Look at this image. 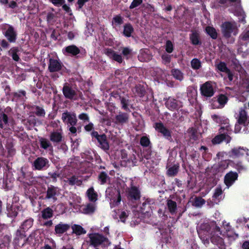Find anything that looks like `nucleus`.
<instances>
[{"instance_id": "nucleus-1", "label": "nucleus", "mask_w": 249, "mask_h": 249, "mask_svg": "<svg viewBox=\"0 0 249 249\" xmlns=\"http://www.w3.org/2000/svg\"><path fill=\"white\" fill-rule=\"evenodd\" d=\"M197 232L202 242L205 245L209 244L210 237L211 242L219 246L220 249H225L223 239L218 236L221 233L220 229L215 223H204L197 230Z\"/></svg>"}, {"instance_id": "nucleus-2", "label": "nucleus", "mask_w": 249, "mask_h": 249, "mask_svg": "<svg viewBox=\"0 0 249 249\" xmlns=\"http://www.w3.org/2000/svg\"><path fill=\"white\" fill-rule=\"evenodd\" d=\"M106 196L110 200V204L112 208L117 206L121 202V196L118 189L113 186L109 187L106 190Z\"/></svg>"}, {"instance_id": "nucleus-3", "label": "nucleus", "mask_w": 249, "mask_h": 249, "mask_svg": "<svg viewBox=\"0 0 249 249\" xmlns=\"http://www.w3.org/2000/svg\"><path fill=\"white\" fill-rule=\"evenodd\" d=\"M221 31L224 36L229 38L232 36H236L238 33V29L235 22L227 21L222 24Z\"/></svg>"}, {"instance_id": "nucleus-4", "label": "nucleus", "mask_w": 249, "mask_h": 249, "mask_svg": "<svg viewBox=\"0 0 249 249\" xmlns=\"http://www.w3.org/2000/svg\"><path fill=\"white\" fill-rule=\"evenodd\" d=\"M89 238V242L91 245L97 247L100 245L108 246L110 243L107 237L99 233H93L88 235Z\"/></svg>"}, {"instance_id": "nucleus-5", "label": "nucleus", "mask_w": 249, "mask_h": 249, "mask_svg": "<svg viewBox=\"0 0 249 249\" xmlns=\"http://www.w3.org/2000/svg\"><path fill=\"white\" fill-rule=\"evenodd\" d=\"M231 1L235 2V5H233L231 8V11L233 14L238 17L239 21L243 23H246L245 17L246 15L245 12L242 9L240 3V0H230Z\"/></svg>"}, {"instance_id": "nucleus-6", "label": "nucleus", "mask_w": 249, "mask_h": 249, "mask_svg": "<svg viewBox=\"0 0 249 249\" xmlns=\"http://www.w3.org/2000/svg\"><path fill=\"white\" fill-rule=\"evenodd\" d=\"M234 65L235 70L241 73L240 76L242 79L241 82V86L245 89L246 91L249 92V76L246 75L245 71L241 66L238 63V62L235 61Z\"/></svg>"}, {"instance_id": "nucleus-7", "label": "nucleus", "mask_w": 249, "mask_h": 249, "mask_svg": "<svg viewBox=\"0 0 249 249\" xmlns=\"http://www.w3.org/2000/svg\"><path fill=\"white\" fill-rule=\"evenodd\" d=\"M215 87V83L210 81L206 82L201 86V92L205 97H212L214 94Z\"/></svg>"}, {"instance_id": "nucleus-8", "label": "nucleus", "mask_w": 249, "mask_h": 249, "mask_svg": "<svg viewBox=\"0 0 249 249\" xmlns=\"http://www.w3.org/2000/svg\"><path fill=\"white\" fill-rule=\"evenodd\" d=\"M216 67L218 70L222 72L221 75L222 77L225 78V76H227L230 81L233 80V75L231 71L227 67L225 63L221 62L217 64Z\"/></svg>"}, {"instance_id": "nucleus-9", "label": "nucleus", "mask_w": 249, "mask_h": 249, "mask_svg": "<svg viewBox=\"0 0 249 249\" xmlns=\"http://www.w3.org/2000/svg\"><path fill=\"white\" fill-rule=\"evenodd\" d=\"M228 101L227 97L223 94H220L216 100L213 99L211 102V107L213 109L221 108L224 107Z\"/></svg>"}, {"instance_id": "nucleus-10", "label": "nucleus", "mask_w": 249, "mask_h": 249, "mask_svg": "<svg viewBox=\"0 0 249 249\" xmlns=\"http://www.w3.org/2000/svg\"><path fill=\"white\" fill-rule=\"evenodd\" d=\"M212 118L214 122L221 124V133L222 132L223 129H226L227 131L231 129L229 124V121L227 118L224 117L219 116L217 115H212Z\"/></svg>"}, {"instance_id": "nucleus-11", "label": "nucleus", "mask_w": 249, "mask_h": 249, "mask_svg": "<svg viewBox=\"0 0 249 249\" xmlns=\"http://www.w3.org/2000/svg\"><path fill=\"white\" fill-rule=\"evenodd\" d=\"M237 122L246 126L249 124V117L244 109H240L236 117Z\"/></svg>"}, {"instance_id": "nucleus-12", "label": "nucleus", "mask_w": 249, "mask_h": 249, "mask_svg": "<svg viewBox=\"0 0 249 249\" xmlns=\"http://www.w3.org/2000/svg\"><path fill=\"white\" fill-rule=\"evenodd\" d=\"M238 174L236 172H230L227 173L224 178V183L229 188L237 179Z\"/></svg>"}, {"instance_id": "nucleus-13", "label": "nucleus", "mask_w": 249, "mask_h": 249, "mask_svg": "<svg viewBox=\"0 0 249 249\" xmlns=\"http://www.w3.org/2000/svg\"><path fill=\"white\" fill-rule=\"evenodd\" d=\"M93 137L97 139L101 147L105 150L108 149L109 148L108 144L107 141L106 137L105 135H98L97 132H93L91 133Z\"/></svg>"}, {"instance_id": "nucleus-14", "label": "nucleus", "mask_w": 249, "mask_h": 249, "mask_svg": "<svg viewBox=\"0 0 249 249\" xmlns=\"http://www.w3.org/2000/svg\"><path fill=\"white\" fill-rule=\"evenodd\" d=\"M249 150L243 147L235 148L232 149L229 153L231 158L240 157L244 155L249 156Z\"/></svg>"}, {"instance_id": "nucleus-15", "label": "nucleus", "mask_w": 249, "mask_h": 249, "mask_svg": "<svg viewBox=\"0 0 249 249\" xmlns=\"http://www.w3.org/2000/svg\"><path fill=\"white\" fill-rule=\"evenodd\" d=\"M63 93L67 98L74 100L76 99L77 91L66 84L64 85L63 88Z\"/></svg>"}, {"instance_id": "nucleus-16", "label": "nucleus", "mask_w": 249, "mask_h": 249, "mask_svg": "<svg viewBox=\"0 0 249 249\" xmlns=\"http://www.w3.org/2000/svg\"><path fill=\"white\" fill-rule=\"evenodd\" d=\"M62 119L64 122L71 125H75L77 122L76 115L73 113H64L62 114Z\"/></svg>"}, {"instance_id": "nucleus-17", "label": "nucleus", "mask_w": 249, "mask_h": 249, "mask_svg": "<svg viewBox=\"0 0 249 249\" xmlns=\"http://www.w3.org/2000/svg\"><path fill=\"white\" fill-rule=\"evenodd\" d=\"M12 179L8 178V175H4L3 178H0V188L5 190L10 189L12 186Z\"/></svg>"}, {"instance_id": "nucleus-18", "label": "nucleus", "mask_w": 249, "mask_h": 249, "mask_svg": "<svg viewBox=\"0 0 249 249\" xmlns=\"http://www.w3.org/2000/svg\"><path fill=\"white\" fill-rule=\"evenodd\" d=\"M48 164L47 159L44 158H38L34 162V167L36 170H41L46 167Z\"/></svg>"}, {"instance_id": "nucleus-19", "label": "nucleus", "mask_w": 249, "mask_h": 249, "mask_svg": "<svg viewBox=\"0 0 249 249\" xmlns=\"http://www.w3.org/2000/svg\"><path fill=\"white\" fill-rule=\"evenodd\" d=\"M61 68V64L57 59L51 58L49 65V70L51 72L57 71Z\"/></svg>"}, {"instance_id": "nucleus-20", "label": "nucleus", "mask_w": 249, "mask_h": 249, "mask_svg": "<svg viewBox=\"0 0 249 249\" xmlns=\"http://www.w3.org/2000/svg\"><path fill=\"white\" fill-rule=\"evenodd\" d=\"M231 138L224 133L221 134L219 135L216 136L213 140V143H219L221 142L224 141L226 143H229L231 141Z\"/></svg>"}, {"instance_id": "nucleus-21", "label": "nucleus", "mask_w": 249, "mask_h": 249, "mask_svg": "<svg viewBox=\"0 0 249 249\" xmlns=\"http://www.w3.org/2000/svg\"><path fill=\"white\" fill-rule=\"evenodd\" d=\"M138 58L141 61H147L151 59V56L149 54L148 50L143 49L140 51Z\"/></svg>"}, {"instance_id": "nucleus-22", "label": "nucleus", "mask_w": 249, "mask_h": 249, "mask_svg": "<svg viewBox=\"0 0 249 249\" xmlns=\"http://www.w3.org/2000/svg\"><path fill=\"white\" fill-rule=\"evenodd\" d=\"M106 54L110 58L117 61L119 63L122 62V58L121 55L117 54L111 49H107L106 52Z\"/></svg>"}, {"instance_id": "nucleus-23", "label": "nucleus", "mask_w": 249, "mask_h": 249, "mask_svg": "<svg viewBox=\"0 0 249 249\" xmlns=\"http://www.w3.org/2000/svg\"><path fill=\"white\" fill-rule=\"evenodd\" d=\"M5 36L9 41H15L16 39V34L12 27H9L8 29L5 32Z\"/></svg>"}, {"instance_id": "nucleus-24", "label": "nucleus", "mask_w": 249, "mask_h": 249, "mask_svg": "<svg viewBox=\"0 0 249 249\" xmlns=\"http://www.w3.org/2000/svg\"><path fill=\"white\" fill-rule=\"evenodd\" d=\"M166 105V107L171 110L177 109L180 106V103L172 98H168Z\"/></svg>"}, {"instance_id": "nucleus-25", "label": "nucleus", "mask_w": 249, "mask_h": 249, "mask_svg": "<svg viewBox=\"0 0 249 249\" xmlns=\"http://www.w3.org/2000/svg\"><path fill=\"white\" fill-rule=\"evenodd\" d=\"M69 228V225L60 223L55 226V231L57 234H62L66 232Z\"/></svg>"}, {"instance_id": "nucleus-26", "label": "nucleus", "mask_w": 249, "mask_h": 249, "mask_svg": "<svg viewBox=\"0 0 249 249\" xmlns=\"http://www.w3.org/2000/svg\"><path fill=\"white\" fill-rule=\"evenodd\" d=\"M222 190L220 186H217L215 189L213 195V199L214 200V203H217L222 198Z\"/></svg>"}, {"instance_id": "nucleus-27", "label": "nucleus", "mask_w": 249, "mask_h": 249, "mask_svg": "<svg viewBox=\"0 0 249 249\" xmlns=\"http://www.w3.org/2000/svg\"><path fill=\"white\" fill-rule=\"evenodd\" d=\"M155 128L157 131L160 132L164 136L167 137L170 136L169 131L163 126L162 124L160 123H156L155 125Z\"/></svg>"}, {"instance_id": "nucleus-28", "label": "nucleus", "mask_w": 249, "mask_h": 249, "mask_svg": "<svg viewBox=\"0 0 249 249\" xmlns=\"http://www.w3.org/2000/svg\"><path fill=\"white\" fill-rule=\"evenodd\" d=\"M20 53V50L18 48H12L9 51V54L15 61L19 60V55Z\"/></svg>"}, {"instance_id": "nucleus-29", "label": "nucleus", "mask_w": 249, "mask_h": 249, "mask_svg": "<svg viewBox=\"0 0 249 249\" xmlns=\"http://www.w3.org/2000/svg\"><path fill=\"white\" fill-rule=\"evenodd\" d=\"M63 51H65L66 53L73 55H75L80 52L79 49L75 45L69 46L65 48Z\"/></svg>"}, {"instance_id": "nucleus-30", "label": "nucleus", "mask_w": 249, "mask_h": 249, "mask_svg": "<svg viewBox=\"0 0 249 249\" xmlns=\"http://www.w3.org/2000/svg\"><path fill=\"white\" fill-rule=\"evenodd\" d=\"M87 196L91 201H95L97 199V194L95 192L93 187H91L87 190Z\"/></svg>"}, {"instance_id": "nucleus-31", "label": "nucleus", "mask_w": 249, "mask_h": 249, "mask_svg": "<svg viewBox=\"0 0 249 249\" xmlns=\"http://www.w3.org/2000/svg\"><path fill=\"white\" fill-rule=\"evenodd\" d=\"M96 208L94 204L89 203L82 209V212L85 214L92 213L95 212Z\"/></svg>"}, {"instance_id": "nucleus-32", "label": "nucleus", "mask_w": 249, "mask_h": 249, "mask_svg": "<svg viewBox=\"0 0 249 249\" xmlns=\"http://www.w3.org/2000/svg\"><path fill=\"white\" fill-rule=\"evenodd\" d=\"M128 196L131 198L138 199L140 198V192L137 188L132 187L128 191Z\"/></svg>"}, {"instance_id": "nucleus-33", "label": "nucleus", "mask_w": 249, "mask_h": 249, "mask_svg": "<svg viewBox=\"0 0 249 249\" xmlns=\"http://www.w3.org/2000/svg\"><path fill=\"white\" fill-rule=\"evenodd\" d=\"M59 191L57 188L54 187H49L47 191V197L48 198H53L54 200L55 199V196L57 195Z\"/></svg>"}, {"instance_id": "nucleus-34", "label": "nucleus", "mask_w": 249, "mask_h": 249, "mask_svg": "<svg viewBox=\"0 0 249 249\" xmlns=\"http://www.w3.org/2000/svg\"><path fill=\"white\" fill-rule=\"evenodd\" d=\"M0 3L6 7L12 9L17 6L16 2L13 0H0Z\"/></svg>"}, {"instance_id": "nucleus-35", "label": "nucleus", "mask_w": 249, "mask_h": 249, "mask_svg": "<svg viewBox=\"0 0 249 249\" xmlns=\"http://www.w3.org/2000/svg\"><path fill=\"white\" fill-rule=\"evenodd\" d=\"M71 228L73 232L77 235H81L86 233V231L80 225L74 224Z\"/></svg>"}, {"instance_id": "nucleus-36", "label": "nucleus", "mask_w": 249, "mask_h": 249, "mask_svg": "<svg viewBox=\"0 0 249 249\" xmlns=\"http://www.w3.org/2000/svg\"><path fill=\"white\" fill-rule=\"evenodd\" d=\"M167 205L169 212L171 213H174L176 212L177 210V204L176 202L172 200H167Z\"/></svg>"}, {"instance_id": "nucleus-37", "label": "nucleus", "mask_w": 249, "mask_h": 249, "mask_svg": "<svg viewBox=\"0 0 249 249\" xmlns=\"http://www.w3.org/2000/svg\"><path fill=\"white\" fill-rule=\"evenodd\" d=\"M206 33L213 39H215L217 36V34L215 29L213 27L208 26L206 28Z\"/></svg>"}, {"instance_id": "nucleus-38", "label": "nucleus", "mask_w": 249, "mask_h": 249, "mask_svg": "<svg viewBox=\"0 0 249 249\" xmlns=\"http://www.w3.org/2000/svg\"><path fill=\"white\" fill-rule=\"evenodd\" d=\"M33 220L31 218L26 220L21 226V229L23 230V231L30 229L33 225Z\"/></svg>"}, {"instance_id": "nucleus-39", "label": "nucleus", "mask_w": 249, "mask_h": 249, "mask_svg": "<svg viewBox=\"0 0 249 249\" xmlns=\"http://www.w3.org/2000/svg\"><path fill=\"white\" fill-rule=\"evenodd\" d=\"M42 217L43 219H48L53 216V211L50 208H47L41 212Z\"/></svg>"}, {"instance_id": "nucleus-40", "label": "nucleus", "mask_w": 249, "mask_h": 249, "mask_svg": "<svg viewBox=\"0 0 249 249\" xmlns=\"http://www.w3.org/2000/svg\"><path fill=\"white\" fill-rule=\"evenodd\" d=\"M240 41H249V25L246 31L243 32L240 36Z\"/></svg>"}, {"instance_id": "nucleus-41", "label": "nucleus", "mask_w": 249, "mask_h": 249, "mask_svg": "<svg viewBox=\"0 0 249 249\" xmlns=\"http://www.w3.org/2000/svg\"><path fill=\"white\" fill-rule=\"evenodd\" d=\"M133 31V29L130 24H128L124 26V34L125 36H130Z\"/></svg>"}, {"instance_id": "nucleus-42", "label": "nucleus", "mask_w": 249, "mask_h": 249, "mask_svg": "<svg viewBox=\"0 0 249 249\" xmlns=\"http://www.w3.org/2000/svg\"><path fill=\"white\" fill-rule=\"evenodd\" d=\"M231 164H232V163L230 160H223L221 161L219 164V171L222 172L227 168L229 165H231Z\"/></svg>"}, {"instance_id": "nucleus-43", "label": "nucleus", "mask_w": 249, "mask_h": 249, "mask_svg": "<svg viewBox=\"0 0 249 249\" xmlns=\"http://www.w3.org/2000/svg\"><path fill=\"white\" fill-rule=\"evenodd\" d=\"M172 75L175 78L178 80H182L183 78L182 73L178 70H173L172 71Z\"/></svg>"}, {"instance_id": "nucleus-44", "label": "nucleus", "mask_w": 249, "mask_h": 249, "mask_svg": "<svg viewBox=\"0 0 249 249\" xmlns=\"http://www.w3.org/2000/svg\"><path fill=\"white\" fill-rule=\"evenodd\" d=\"M179 166L178 165H174V166L169 167L167 171V174L169 176H174L178 172Z\"/></svg>"}, {"instance_id": "nucleus-45", "label": "nucleus", "mask_w": 249, "mask_h": 249, "mask_svg": "<svg viewBox=\"0 0 249 249\" xmlns=\"http://www.w3.org/2000/svg\"><path fill=\"white\" fill-rule=\"evenodd\" d=\"M116 120L119 123H124L128 120V116L126 114L121 113L116 116Z\"/></svg>"}, {"instance_id": "nucleus-46", "label": "nucleus", "mask_w": 249, "mask_h": 249, "mask_svg": "<svg viewBox=\"0 0 249 249\" xmlns=\"http://www.w3.org/2000/svg\"><path fill=\"white\" fill-rule=\"evenodd\" d=\"M40 143L41 146L45 149L49 147H51L50 142L49 141L45 139L41 138L40 139Z\"/></svg>"}, {"instance_id": "nucleus-47", "label": "nucleus", "mask_w": 249, "mask_h": 249, "mask_svg": "<svg viewBox=\"0 0 249 249\" xmlns=\"http://www.w3.org/2000/svg\"><path fill=\"white\" fill-rule=\"evenodd\" d=\"M61 139V135L60 133L54 132L51 134V141L55 142H59Z\"/></svg>"}, {"instance_id": "nucleus-48", "label": "nucleus", "mask_w": 249, "mask_h": 249, "mask_svg": "<svg viewBox=\"0 0 249 249\" xmlns=\"http://www.w3.org/2000/svg\"><path fill=\"white\" fill-rule=\"evenodd\" d=\"M191 40L193 44L197 45L199 43L198 34L197 33H193L190 36Z\"/></svg>"}, {"instance_id": "nucleus-49", "label": "nucleus", "mask_w": 249, "mask_h": 249, "mask_svg": "<svg viewBox=\"0 0 249 249\" xmlns=\"http://www.w3.org/2000/svg\"><path fill=\"white\" fill-rule=\"evenodd\" d=\"M18 214V212L16 211V208L15 206H12L10 208H8V215L11 217H14Z\"/></svg>"}, {"instance_id": "nucleus-50", "label": "nucleus", "mask_w": 249, "mask_h": 249, "mask_svg": "<svg viewBox=\"0 0 249 249\" xmlns=\"http://www.w3.org/2000/svg\"><path fill=\"white\" fill-rule=\"evenodd\" d=\"M204 203L205 200L203 198L201 197H196L194 201V205L197 207H200Z\"/></svg>"}, {"instance_id": "nucleus-51", "label": "nucleus", "mask_w": 249, "mask_h": 249, "mask_svg": "<svg viewBox=\"0 0 249 249\" xmlns=\"http://www.w3.org/2000/svg\"><path fill=\"white\" fill-rule=\"evenodd\" d=\"M201 66L200 62L197 59H194L191 61V66L193 69L197 70Z\"/></svg>"}, {"instance_id": "nucleus-52", "label": "nucleus", "mask_w": 249, "mask_h": 249, "mask_svg": "<svg viewBox=\"0 0 249 249\" xmlns=\"http://www.w3.org/2000/svg\"><path fill=\"white\" fill-rule=\"evenodd\" d=\"M8 121L7 116L4 114H2L0 116V126L2 128L3 127V125L7 124Z\"/></svg>"}, {"instance_id": "nucleus-53", "label": "nucleus", "mask_w": 249, "mask_h": 249, "mask_svg": "<svg viewBox=\"0 0 249 249\" xmlns=\"http://www.w3.org/2000/svg\"><path fill=\"white\" fill-rule=\"evenodd\" d=\"M236 222L239 225H244L246 223H249V218L240 217L237 219Z\"/></svg>"}, {"instance_id": "nucleus-54", "label": "nucleus", "mask_w": 249, "mask_h": 249, "mask_svg": "<svg viewBox=\"0 0 249 249\" xmlns=\"http://www.w3.org/2000/svg\"><path fill=\"white\" fill-rule=\"evenodd\" d=\"M123 19L120 16H116L114 17L112 20V23L115 25H119L122 24Z\"/></svg>"}, {"instance_id": "nucleus-55", "label": "nucleus", "mask_w": 249, "mask_h": 249, "mask_svg": "<svg viewBox=\"0 0 249 249\" xmlns=\"http://www.w3.org/2000/svg\"><path fill=\"white\" fill-rule=\"evenodd\" d=\"M128 215V212L127 211H121L119 214V218L122 222H124Z\"/></svg>"}, {"instance_id": "nucleus-56", "label": "nucleus", "mask_w": 249, "mask_h": 249, "mask_svg": "<svg viewBox=\"0 0 249 249\" xmlns=\"http://www.w3.org/2000/svg\"><path fill=\"white\" fill-rule=\"evenodd\" d=\"M68 181H69V183L71 185H74V184L80 185L81 183V181L80 180L78 179L75 177H72V178H70L68 180Z\"/></svg>"}, {"instance_id": "nucleus-57", "label": "nucleus", "mask_w": 249, "mask_h": 249, "mask_svg": "<svg viewBox=\"0 0 249 249\" xmlns=\"http://www.w3.org/2000/svg\"><path fill=\"white\" fill-rule=\"evenodd\" d=\"M173 50V45L172 43L170 41H167L166 43V51L171 53Z\"/></svg>"}, {"instance_id": "nucleus-58", "label": "nucleus", "mask_w": 249, "mask_h": 249, "mask_svg": "<svg viewBox=\"0 0 249 249\" xmlns=\"http://www.w3.org/2000/svg\"><path fill=\"white\" fill-rule=\"evenodd\" d=\"M76 203L75 204H73L72 202H70V204L71 206L73 207V208L77 209H80V205L78 204L81 203V198L78 196H76Z\"/></svg>"}, {"instance_id": "nucleus-59", "label": "nucleus", "mask_w": 249, "mask_h": 249, "mask_svg": "<svg viewBox=\"0 0 249 249\" xmlns=\"http://www.w3.org/2000/svg\"><path fill=\"white\" fill-rule=\"evenodd\" d=\"M142 2V0H133L129 7L130 9H133L140 5Z\"/></svg>"}, {"instance_id": "nucleus-60", "label": "nucleus", "mask_w": 249, "mask_h": 249, "mask_svg": "<svg viewBox=\"0 0 249 249\" xmlns=\"http://www.w3.org/2000/svg\"><path fill=\"white\" fill-rule=\"evenodd\" d=\"M140 142L142 145L143 146H147L149 145L150 142L147 137H142L141 139Z\"/></svg>"}, {"instance_id": "nucleus-61", "label": "nucleus", "mask_w": 249, "mask_h": 249, "mask_svg": "<svg viewBox=\"0 0 249 249\" xmlns=\"http://www.w3.org/2000/svg\"><path fill=\"white\" fill-rule=\"evenodd\" d=\"M107 178V175L104 172L101 173L99 176V179L101 184H104L106 181Z\"/></svg>"}, {"instance_id": "nucleus-62", "label": "nucleus", "mask_w": 249, "mask_h": 249, "mask_svg": "<svg viewBox=\"0 0 249 249\" xmlns=\"http://www.w3.org/2000/svg\"><path fill=\"white\" fill-rule=\"evenodd\" d=\"M93 30L92 29V26L89 24L87 26V30L85 31V34L87 36L92 34Z\"/></svg>"}, {"instance_id": "nucleus-63", "label": "nucleus", "mask_w": 249, "mask_h": 249, "mask_svg": "<svg viewBox=\"0 0 249 249\" xmlns=\"http://www.w3.org/2000/svg\"><path fill=\"white\" fill-rule=\"evenodd\" d=\"M36 114L38 116H44L45 115V111L42 108L36 107Z\"/></svg>"}, {"instance_id": "nucleus-64", "label": "nucleus", "mask_w": 249, "mask_h": 249, "mask_svg": "<svg viewBox=\"0 0 249 249\" xmlns=\"http://www.w3.org/2000/svg\"><path fill=\"white\" fill-rule=\"evenodd\" d=\"M234 167L235 168L239 171H242L246 169V167L242 165L241 163H238L236 164L234 166Z\"/></svg>"}]
</instances>
